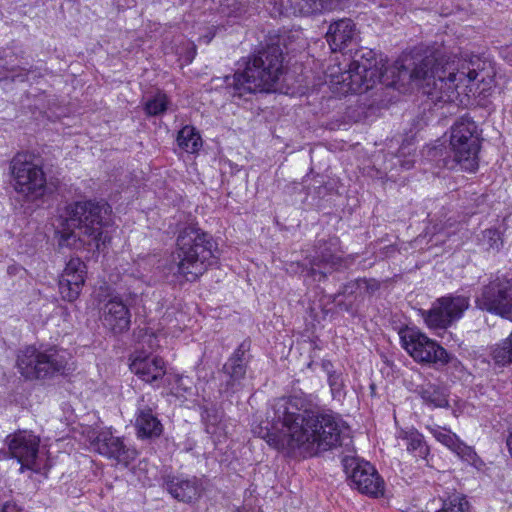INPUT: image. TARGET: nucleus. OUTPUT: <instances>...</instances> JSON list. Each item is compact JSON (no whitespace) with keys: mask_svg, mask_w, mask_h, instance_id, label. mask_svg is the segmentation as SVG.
I'll return each mask as SVG.
<instances>
[{"mask_svg":"<svg viewBox=\"0 0 512 512\" xmlns=\"http://www.w3.org/2000/svg\"><path fill=\"white\" fill-rule=\"evenodd\" d=\"M262 424L259 435L270 446L304 458L341 446L345 430L341 419L307 409L299 396L275 399Z\"/></svg>","mask_w":512,"mask_h":512,"instance_id":"nucleus-1","label":"nucleus"},{"mask_svg":"<svg viewBox=\"0 0 512 512\" xmlns=\"http://www.w3.org/2000/svg\"><path fill=\"white\" fill-rule=\"evenodd\" d=\"M480 59L477 56H427L415 65L410 78L419 82L424 92L438 101H454L458 88L467 86L478 77Z\"/></svg>","mask_w":512,"mask_h":512,"instance_id":"nucleus-2","label":"nucleus"},{"mask_svg":"<svg viewBox=\"0 0 512 512\" xmlns=\"http://www.w3.org/2000/svg\"><path fill=\"white\" fill-rule=\"evenodd\" d=\"M111 207L104 201H78L66 206L59 231V245L79 249L94 246L100 250L105 244L103 227L110 220Z\"/></svg>","mask_w":512,"mask_h":512,"instance_id":"nucleus-3","label":"nucleus"},{"mask_svg":"<svg viewBox=\"0 0 512 512\" xmlns=\"http://www.w3.org/2000/svg\"><path fill=\"white\" fill-rule=\"evenodd\" d=\"M282 74L283 52L278 45H269L249 58L244 72L225 77L226 89L233 98L270 92Z\"/></svg>","mask_w":512,"mask_h":512,"instance_id":"nucleus-4","label":"nucleus"},{"mask_svg":"<svg viewBox=\"0 0 512 512\" xmlns=\"http://www.w3.org/2000/svg\"><path fill=\"white\" fill-rule=\"evenodd\" d=\"M214 249L212 236L197 227H185L177 237L171 272L186 281H196L214 263Z\"/></svg>","mask_w":512,"mask_h":512,"instance_id":"nucleus-5","label":"nucleus"},{"mask_svg":"<svg viewBox=\"0 0 512 512\" xmlns=\"http://www.w3.org/2000/svg\"><path fill=\"white\" fill-rule=\"evenodd\" d=\"M68 363L65 351L55 347L39 350L27 346L17 354L16 366L19 373L27 380H38L63 374Z\"/></svg>","mask_w":512,"mask_h":512,"instance_id":"nucleus-6","label":"nucleus"},{"mask_svg":"<svg viewBox=\"0 0 512 512\" xmlns=\"http://www.w3.org/2000/svg\"><path fill=\"white\" fill-rule=\"evenodd\" d=\"M480 138L476 123L467 116L458 119L450 131V151L453 160L464 170L473 172L478 168Z\"/></svg>","mask_w":512,"mask_h":512,"instance_id":"nucleus-7","label":"nucleus"},{"mask_svg":"<svg viewBox=\"0 0 512 512\" xmlns=\"http://www.w3.org/2000/svg\"><path fill=\"white\" fill-rule=\"evenodd\" d=\"M383 65L375 58L372 50L356 53L348 70L341 74L338 83L342 84L345 92L355 94L365 93L372 89L383 77Z\"/></svg>","mask_w":512,"mask_h":512,"instance_id":"nucleus-8","label":"nucleus"},{"mask_svg":"<svg viewBox=\"0 0 512 512\" xmlns=\"http://www.w3.org/2000/svg\"><path fill=\"white\" fill-rule=\"evenodd\" d=\"M15 191L27 201H35L46 192V177L40 165L28 153H18L10 164Z\"/></svg>","mask_w":512,"mask_h":512,"instance_id":"nucleus-9","label":"nucleus"},{"mask_svg":"<svg viewBox=\"0 0 512 512\" xmlns=\"http://www.w3.org/2000/svg\"><path fill=\"white\" fill-rule=\"evenodd\" d=\"M399 336L403 348L416 362L441 368L453 360L443 347L416 328L405 327Z\"/></svg>","mask_w":512,"mask_h":512,"instance_id":"nucleus-10","label":"nucleus"},{"mask_svg":"<svg viewBox=\"0 0 512 512\" xmlns=\"http://www.w3.org/2000/svg\"><path fill=\"white\" fill-rule=\"evenodd\" d=\"M476 306L502 318L512 319V278L497 276L482 288Z\"/></svg>","mask_w":512,"mask_h":512,"instance_id":"nucleus-11","label":"nucleus"},{"mask_svg":"<svg viewBox=\"0 0 512 512\" xmlns=\"http://www.w3.org/2000/svg\"><path fill=\"white\" fill-rule=\"evenodd\" d=\"M469 305V297L464 295L440 297L425 312V323L431 329H446L463 316Z\"/></svg>","mask_w":512,"mask_h":512,"instance_id":"nucleus-12","label":"nucleus"},{"mask_svg":"<svg viewBox=\"0 0 512 512\" xmlns=\"http://www.w3.org/2000/svg\"><path fill=\"white\" fill-rule=\"evenodd\" d=\"M343 465L351 486L360 493L374 497L383 494L384 481L369 462L356 457H346Z\"/></svg>","mask_w":512,"mask_h":512,"instance_id":"nucleus-13","label":"nucleus"},{"mask_svg":"<svg viewBox=\"0 0 512 512\" xmlns=\"http://www.w3.org/2000/svg\"><path fill=\"white\" fill-rule=\"evenodd\" d=\"M89 439L94 451L117 464L128 466L137 457V451L127 446L122 438L114 436L110 430L92 431Z\"/></svg>","mask_w":512,"mask_h":512,"instance_id":"nucleus-14","label":"nucleus"},{"mask_svg":"<svg viewBox=\"0 0 512 512\" xmlns=\"http://www.w3.org/2000/svg\"><path fill=\"white\" fill-rule=\"evenodd\" d=\"M339 239L331 237L328 241H319L315 254L310 259V275L325 278L328 273L338 267L341 263Z\"/></svg>","mask_w":512,"mask_h":512,"instance_id":"nucleus-15","label":"nucleus"},{"mask_svg":"<svg viewBox=\"0 0 512 512\" xmlns=\"http://www.w3.org/2000/svg\"><path fill=\"white\" fill-rule=\"evenodd\" d=\"M249 349L250 343L243 341L223 365L222 372L227 378L223 384L225 393H234L241 389L249 362L247 356Z\"/></svg>","mask_w":512,"mask_h":512,"instance_id":"nucleus-16","label":"nucleus"},{"mask_svg":"<svg viewBox=\"0 0 512 512\" xmlns=\"http://www.w3.org/2000/svg\"><path fill=\"white\" fill-rule=\"evenodd\" d=\"M6 442L12 457L21 463V470L34 467L39 450V437L32 432L18 431L7 436Z\"/></svg>","mask_w":512,"mask_h":512,"instance_id":"nucleus-17","label":"nucleus"},{"mask_svg":"<svg viewBox=\"0 0 512 512\" xmlns=\"http://www.w3.org/2000/svg\"><path fill=\"white\" fill-rule=\"evenodd\" d=\"M156 404L152 402L150 395H143L138 400L135 416V428L139 438L159 437L163 426L156 413Z\"/></svg>","mask_w":512,"mask_h":512,"instance_id":"nucleus-18","label":"nucleus"},{"mask_svg":"<svg viewBox=\"0 0 512 512\" xmlns=\"http://www.w3.org/2000/svg\"><path fill=\"white\" fill-rule=\"evenodd\" d=\"M86 265L80 258H71L59 279V292L64 300L75 301L85 283Z\"/></svg>","mask_w":512,"mask_h":512,"instance_id":"nucleus-19","label":"nucleus"},{"mask_svg":"<svg viewBox=\"0 0 512 512\" xmlns=\"http://www.w3.org/2000/svg\"><path fill=\"white\" fill-rule=\"evenodd\" d=\"M100 320L106 329L117 335L129 330L131 314L120 298L112 297L101 307Z\"/></svg>","mask_w":512,"mask_h":512,"instance_id":"nucleus-20","label":"nucleus"},{"mask_svg":"<svg viewBox=\"0 0 512 512\" xmlns=\"http://www.w3.org/2000/svg\"><path fill=\"white\" fill-rule=\"evenodd\" d=\"M289 8L280 0L275 7L279 14H284L290 9L294 15L309 16L313 14L342 9L347 0H287Z\"/></svg>","mask_w":512,"mask_h":512,"instance_id":"nucleus-21","label":"nucleus"},{"mask_svg":"<svg viewBox=\"0 0 512 512\" xmlns=\"http://www.w3.org/2000/svg\"><path fill=\"white\" fill-rule=\"evenodd\" d=\"M131 371L145 382H153L165 374L164 361L158 357L137 355L130 364Z\"/></svg>","mask_w":512,"mask_h":512,"instance_id":"nucleus-22","label":"nucleus"},{"mask_svg":"<svg viewBox=\"0 0 512 512\" xmlns=\"http://www.w3.org/2000/svg\"><path fill=\"white\" fill-rule=\"evenodd\" d=\"M166 489L173 498L186 503L198 499L202 490L201 483L196 477H174L166 482Z\"/></svg>","mask_w":512,"mask_h":512,"instance_id":"nucleus-23","label":"nucleus"},{"mask_svg":"<svg viewBox=\"0 0 512 512\" xmlns=\"http://www.w3.org/2000/svg\"><path fill=\"white\" fill-rule=\"evenodd\" d=\"M356 28L351 19L344 18L330 24L326 33L327 41L333 51L341 50L352 41Z\"/></svg>","mask_w":512,"mask_h":512,"instance_id":"nucleus-24","label":"nucleus"},{"mask_svg":"<svg viewBox=\"0 0 512 512\" xmlns=\"http://www.w3.org/2000/svg\"><path fill=\"white\" fill-rule=\"evenodd\" d=\"M397 440L402 441L403 445L409 453L415 457L426 458L429 454V448L424 440L423 435L415 428L400 429L397 432Z\"/></svg>","mask_w":512,"mask_h":512,"instance_id":"nucleus-25","label":"nucleus"},{"mask_svg":"<svg viewBox=\"0 0 512 512\" xmlns=\"http://www.w3.org/2000/svg\"><path fill=\"white\" fill-rule=\"evenodd\" d=\"M417 392L427 405L435 408H445L449 405L448 392L444 387L428 383L420 386Z\"/></svg>","mask_w":512,"mask_h":512,"instance_id":"nucleus-26","label":"nucleus"},{"mask_svg":"<svg viewBox=\"0 0 512 512\" xmlns=\"http://www.w3.org/2000/svg\"><path fill=\"white\" fill-rule=\"evenodd\" d=\"M177 143L180 148L188 153L198 152L202 147V139L195 127L186 125L177 135Z\"/></svg>","mask_w":512,"mask_h":512,"instance_id":"nucleus-27","label":"nucleus"},{"mask_svg":"<svg viewBox=\"0 0 512 512\" xmlns=\"http://www.w3.org/2000/svg\"><path fill=\"white\" fill-rule=\"evenodd\" d=\"M490 356L498 365L512 363V332L506 339L490 347Z\"/></svg>","mask_w":512,"mask_h":512,"instance_id":"nucleus-28","label":"nucleus"},{"mask_svg":"<svg viewBox=\"0 0 512 512\" xmlns=\"http://www.w3.org/2000/svg\"><path fill=\"white\" fill-rule=\"evenodd\" d=\"M205 430L212 436H221L225 431L222 424V414L217 409L205 408L202 412Z\"/></svg>","mask_w":512,"mask_h":512,"instance_id":"nucleus-29","label":"nucleus"},{"mask_svg":"<svg viewBox=\"0 0 512 512\" xmlns=\"http://www.w3.org/2000/svg\"><path fill=\"white\" fill-rule=\"evenodd\" d=\"M220 12L228 17H240L248 11L249 0H219Z\"/></svg>","mask_w":512,"mask_h":512,"instance_id":"nucleus-30","label":"nucleus"},{"mask_svg":"<svg viewBox=\"0 0 512 512\" xmlns=\"http://www.w3.org/2000/svg\"><path fill=\"white\" fill-rule=\"evenodd\" d=\"M453 452L460 459L467 462L468 464H470L471 466L475 467L478 470H480L484 465V462L478 457L474 449L470 446H467L460 440L453 449Z\"/></svg>","mask_w":512,"mask_h":512,"instance_id":"nucleus-31","label":"nucleus"},{"mask_svg":"<svg viewBox=\"0 0 512 512\" xmlns=\"http://www.w3.org/2000/svg\"><path fill=\"white\" fill-rule=\"evenodd\" d=\"M453 452L460 459L467 462L468 464H470L471 466L475 467L478 470H480L484 465V462L478 457L474 449L470 446H467L460 440L453 449Z\"/></svg>","mask_w":512,"mask_h":512,"instance_id":"nucleus-32","label":"nucleus"},{"mask_svg":"<svg viewBox=\"0 0 512 512\" xmlns=\"http://www.w3.org/2000/svg\"><path fill=\"white\" fill-rule=\"evenodd\" d=\"M468 502L461 494H453L443 501L442 508L436 512H467Z\"/></svg>","mask_w":512,"mask_h":512,"instance_id":"nucleus-33","label":"nucleus"},{"mask_svg":"<svg viewBox=\"0 0 512 512\" xmlns=\"http://www.w3.org/2000/svg\"><path fill=\"white\" fill-rule=\"evenodd\" d=\"M323 367L328 373V382L329 386L331 388L332 394L335 396H340L343 393L344 390V379L343 374L341 372H336L331 370L332 363L331 362H325L323 363Z\"/></svg>","mask_w":512,"mask_h":512,"instance_id":"nucleus-34","label":"nucleus"},{"mask_svg":"<svg viewBox=\"0 0 512 512\" xmlns=\"http://www.w3.org/2000/svg\"><path fill=\"white\" fill-rule=\"evenodd\" d=\"M168 98L165 94H157L145 104V111L149 116H157L167 110Z\"/></svg>","mask_w":512,"mask_h":512,"instance_id":"nucleus-35","label":"nucleus"},{"mask_svg":"<svg viewBox=\"0 0 512 512\" xmlns=\"http://www.w3.org/2000/svg\"><path fill=\"white\" fill-rule=\"evenodd\" d=\"M482 242L488 250L498 251L502 246L500 232L496 229H486L483 231Z\"/></svg>","mask_w":512,"mask_h":512,"instance_id":"nucleus-36","label":"nucleus"},{"mask_svg":"<svg viewBox=\"0 0 512 512\" xmlns=\"http://www.w3.org/2000/svg\"><path fill=\"white\" fill-rule=\"evenodd\" d=\"M434 436L440 443L444 444L452 451L459 441L458 437L454 433L446 429L435 430Z\"/></svg>","mask_w":512,"mask_h":512,"instance_id":"nucleus-37","label":"nucleus"},{"mask_svg":"<svg viewBox=\"0 0 512 512\" xmlns=\"http://www.w3.org/2000/svg\"><path fill=\"white\" fill-rule=\"evenodd\" d=\"M142 343L143 346L147 345L151 351L159 347V341L157 339V336L154 334H146L142 339Z\"/></svg>","mask_w":512,"mask_h":512,"instance_id":"nucleus-38","label":"nucleus"},{"mask_svg":"<svg viewBox=\"0 0 512 512\" xmlns=\"http://www.w3.org/2000/svg\"><path fill=\"white\" fill-rule=\"evenodd\" d=\"M1 512H21V510L15 503L6 502L2 506Z\"/></svg>","mask_w":512,"mask_h":512,"instance_id":"nucleus-39","label":"nucleus"},{"mask_svg":"<svg viewBox=\"0 0 512 512\" xmlns=\"http://www.w3.org/2000/svg\"><path fill=\"white\" fill-rule=\"evenodd\" d=\"M503 55H504L505 60H506L510 65H512V45H511V46L506 47V48L503 50Z\"/></svg>","mask_w":512,"mask_h":512,"instance_id":"nucleus-40","label":"nucleus"},{"mask_svg":"<svg viewBox=\"0 0 512 512\" xmlns=\"http://www.w3.org/2000/svg\"><path fill=\"white\" fill-rule=\"evenodd\" d=\"M195 55H196V47L194 45H192V47L190 48V50L187 53L185 61L187 63H191L193 61V59L195 58Z\"/></svg>","mask_w":512,"mask_h":512,"instance_id":"nucleus-41","label":"nucleus"},{"mask_svg":"<svg viewBox=\"0 0 512 512\" xmlns=\"http://www.w3.org/2000/svg\"><path fill=\"white\" fill-rule=\"evenodd\" d=\"M213 37H214V33H209L207 35L200 37L199 40L205 44H208L213 39Z\"/></svg>","mask_w":512,"mask_h":512,"instance_id":"nucleus-42","label":"nucleus"},{"mask_svg":"<svg viewBox=\"0 0 512 512\" xmlns=\"http://www.w3.org/2000/svg\"><path fill=\"white\" fill-rule=\"evenodd\" d=\"M362 283H364L366 285V287L368 289H371V290H376L378 289L379 285L376 283V282H373L372 285H369L368 281L367 280H363Z\"/></svg>","mask_w":512,"mask_h":512,"instance_id":"nucleus-43","label":"nucleus"},{"mask_svg":"<svg viewBox=\"0 0 512 512\" xmlns=\"http://www.w3.org/2000/svg\"><path fill=\"white\" fill-rule=\"evenodd\" d=\"M507 446H508V450L512 456V432L510 433V436L507 439Z\"/></svg>","mask_w":512,"mask_h":512,"instance_id":"nucleus-44","label":"nucleus"},{"mask_svg":"<svg viewBox=\"0 0 512 512\" xmlns=\"http://www.w3.org/2000/svg\"><path fill=\"white\" fill-rule=\"evenodd\" d=\"M403 167H405L406 169H409L412 165L410 164V162H407L405 164H402Z\"/></svg>","mask_w":512,"mask_h":512,"instance_id":"nucleus-45","label":"nucleus"},{"mask_svg":"<svg viewBox=\"0 0 512 512\" xmlns=\"http://www.w3.org/2000/svg\"><path fill=\"white\" fill-rule=\"evenodd\" d=\"M183 381H184V379H183V378H180V379H179V383H180L181 385H183Z\"/></svg>","mask_w":512,"mask_h":512,"instance_id":"nucleus-46","label":"nucleus"},{"mask_svg":"<svg viewBox=\"0 0 512 512\" xmlns=\"http://www.w3.org/2000/svg\"><path fill=\"white\" fill-rule=\"evenodd\" d=\"M180 387H181V388H184V384H183V385H181V384L179 383V385H178L177 389H179Z\"/></svg>","mask_w":512,"mask_h":512,"instance_id":"nucleus-47","label":"nucleus"},{"mask_svg":"<svg viewBox=\"0 0 512 512\" xmlns=\"http://www.w3.org/2000/svg\"><path fill=\"white\" fill-rule=\"evenodd\" d=\"M403 72L408 73L407 69H403ZM401 73H402V71H400V74Z\"/></svg>","mask_w":512,"mask_h":512,"instance_id":"nucleus-48","label":"nucleus"}]
</instances>
